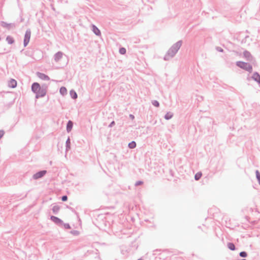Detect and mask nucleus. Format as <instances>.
Segmentation results:
<instances>
[{
    "mask_svg": "<svg viewBox=\"0 0 260 260\" xmlns=\"http://www.w3.org/2000/svg\"><path fill=\"white\" fill-rule=\"evenodd\" d=\"M47 85L46 84H43L41 86L40 89L37 91L36 94V98L39 99L40 98L44 97L47 93Z\"/></svg>",
    "mask_w": 260,
    "mask_h": 260,
    "instance_id": "f257e3e1",
    "label": "nucleus"
},
{
    "mask_svg": "<svg viewBox=\"0 0 260 260\" xmlns=\"http://www.w3.org/2000/svg\"><path fill=\"white\" fill-rule=\"evenodd\" d=\"M236 64L239 67H240L244 70H245L246 71H247L250 73L252 72V67L250 64H249L248 63L242 62V61H238V62H237Z\"/></svg>",
    "mask_w": 260,
    "mask_h": 260,
    "instance_id": "f03ea898",
    "label": "nucleus"
},
{
    "mask_svg": "<svg viewBox=\"0 0 260 260\" xmlns=\"http://www.w3.org/2000/svg\"><path fill=\"white\" fill-rule=\"evenodd\" d=\"M178 48L177 46L172 47L168 51L167 54L165 57V60H168L170 57L173 56L177 52Z\"/></svg>",
    "mask_w": 260,
    "mask_h": 260,
    "instance_id": "7ed1b4c3",
    "label": "nucleus"
},
{
    "mask_svg": "<svg viewBox=\"0 0 260 260\" xmlns=\"http://www.w3.org/2000/svg\"><path fill=\"white\" fill-rule=\"evenodd\" d=\"M30 36L31 30L30 29H27L25 31L23 40V45L24 47H26L28 45L30 38Z\"/></svg>",
    "mask_w": 260,
    "mask_h": 260,
    "instance_id": "20e7f679",
    "label": "nucleus"
},
{
    "mask_svg": "<svg viewBox=\"0 0 260 260\" xmlns=\"http://www.w3.org/2000/svg\"><path fill=\"white\" fill-rule=\"evenodd\" d=\"M46 173L47 171L46 170L40 171L34 174L32 176V178L35 180L40 179L42 178Z\"/></svg>",
    "mask_w": 260,
    "mask_h": 260,
    "instance_id": "39448f33",
    "label": "nucleus"
},
{
    "mask_svg": "<svg viewBox=\"0 0 260 260\" xmlns=\"http://www.w3.org/2000/svg\"><path fill=\"white\" fill-rule=\"evenodd\" d=\"M1 24L2 27L6 28L9 30L16 27V24L14 23H8L4 21H2Z\"/></svg>",
    "mask_w": 260,
    "mask_h": 260,
    "instance_id": "423d86ee",
    "label": "nucleus"
},
{
    "mask_svg": "<svg viewBox=\"0 0 260 260\" xmlns=\"http://www.w3.org/2000/svg\"><path fill=\"white\" fill-rule=\"evenodd\" d=\"M51 220L54 222L58 226H61L63 224V221L61 219L54 216H51Z\"/></svg>",
    "mask_w": 260,
    "mask_h": 260,
    "instance_id": "0eeeda50",
    "label": "nucleus"
},
{
    "mask_svg": "<svg viewBox=\"0 0 260 260\" xmlns=\"http://www.w3.org/2000/svg\"><path fill=\"white\" fill-rule=\"evenodd\" d=\"M41 87V86H40L39 83L38 82H34L31 85V91L36 94L37 91L40 89Z\"/></svg>",
    "mask_w": 260,
    "mask_h": 260,
    "instance_id": "6e6552de",
    "label": "nucleus"
},
{
    "mask_svg": "<svg viewBox=\"0 0 260 260\" xmlns=\"http://www.w3.org/2000/svg\"><path fill=\"white\" fill-rule=\"evenodd\" d=\"M63 55V53L61 51H58L54 55V60L56 62H58L60 59L62 58Z\"/></svg>",
    "mask_w": 260,
    "mask_h": 260,
    "instance_id": "1a4fd4ad",
    "label": "nucleus"
},
{
    "mask_svg": "<svg viewBox=\"0 0 260 260\" xmlns=\"http://www.w3.org/2000/svg\"><path fill=\"white\" fill-rule=\"evenodd\" d=\"M37 75L39 78H40L41 79H42L43 80L48 81V80H49V79H50V78L49 77V76L45 75V74L38 72L37 73Z\"/></svg>",
    "mask_w": 260,
    "mask_h": 260,
    "instance_id": "9d476101",
    "label": "nucleus"
},
{
    "mask_svg": "<svg viewBox=\"0 0 260 260\" xmlns=\"http://www.w3.org/2000/svg\"><path fill=\"white\" fill-rule=\"evenodd\" d=\"M17 86V81L13 79H11L9 82H8V86L11 88H15Z\"/></svg>",
    "mask_w": 260,
    "mask_h": 260,
    "instance_id": "9b49d317",
    "label": "nucleus"
},
{
    "mask_svg": "<svg viewBox=\"0 0 260 260\" xmlns=\"http://www.w3.org/2000/svg\"><path fill=\"white\" fill-rule=\"evenodd\" d=\"M73 126V122L71 120H69L67 124L66 129L68 133H70Z\"/></svg>",
    "mask_w": 260,
    "mask_h": 260,
    "instance_id": "f8f14e48",
    "label": "nucleus"
},
{
    "mask_svg": "<svg viewBox=\"0 0 260 260\" xmlns=\"http://www.w3.org/2000/svg\"><path fill=\"white\" fill-rule=\"evenodd\" d=\"M91 27L92 29V31L95 35L98 36L101 35V31L95 25L92 24Z\"/></svg>",
    "mask_w": 260,
    "mask_h": 260,
    "instance_id": "ddd939ff",
    "label": "nucleus"
},
{
    "mask_svg": "<svg viewBox=\"0 0 260 260\" xmlns=\"http://www.w3.org/2000/svg\"><path fill=\"white\" fill-rule=\"evenodd\" d=\"M252 78L255 81L260 83V75L257 73L253 74Z\"/></svg>",
    "mask_w": 260,
    "mask_h": 260,
    "instance_id": "4468645a",
    "label": "nucleus"
},
{
    "mask_svg": "<svg viewBox=\"0 0 260 260\" xmlns=\"http://www.w3.org/2000/svg\"><path fill=\"white\" fill-rule=\"evenodd\" d=\"M66 151L69 150L71 148V142L70 137H68V139L66 141Z\"/></svg>",
    "mask_w": 260,
    "mask_h": 260,
    "instance_id": "2eb2a0df",
    "label": "nucleus"
},
{
    "mask_svg": "<svg viewBox=\"0 0 260 260\" xmlns=\"http://www.w3.org/2000/svg\"><path fill=\"white\" fill-rule=\"evenodd\" d=\"M70 94L71 98L74 100L76 99L78 97L77 93L76 92V91L75 90H74L73 89L70 90Z\"/></svg>",
    "mask_w": 260,
    "mask_h": 260,
    "instance_id": "dca6fc26",
    "label": "nucleus"
},
{
    "mask_svg": "<svg viewBox=\"0 0 260 260\" xmlns=\"http://www.w3.org/2000/svg\"><path fill=\"white\" fill-rule=\"evenodd\" d=\"M6 41L9 44H12L14 43L15 41L13 37L10 36H8L6 38Z\"/></svg>",
    "mask_w": 260,
    "mask_h": 260,
    "instance_id": "f3484780",
    "label": "nucleus"
},
{
    "mask_svg": "<svg viewBox=\"0 0 260 260\" xmlns=\"http://www.w3.org/2000/svg\"><path fill=\"white\" fill-rule=\"evenodd\" d=\"M59 209H60L59 206H58L57 205H55L52 207V210L53 213L54 214H57L58 213V212H59Z\"/></svg>",
    "mask_w": 260,
    "mask_h": 260,
    "instance_id": "a211bd4d",
    "label": "nucleus"
},
{
    "mask_svg": "<svg viewBox=\"0 0 260 260\" xmlns=\"http://www.w3.org/2000/svg\"><path fill=\"white\" fill-rule=\"evenodd\" d=\"M59 92L61 95H64L66 94L67 93V88L64 86H62L60 87V88L59 89Z\"/></svg>",
    "mask_w": 260,
    "mask_h": 260,
    "instance_id": "6ab92c4d",
    "label": "nucleus"
},
{
    "mask_svg": "<svg viewBox=\"0 0 260 260\" xmlns=\"http://www.w3.org/2000/svg\"><path fill=\"white\" fill-rule=\"evenodd\" d=\"M128 146L130 148H134L136 146V143L135 142L133 141L128 144Z\"/></svg>",
    "mask_w": 260,
    "mask_h": 260,
    "instance_id": "aec40b11",
    "label": "nucleus"
},
{
    "mask_svg": "<svg viewBox=\"0 0 260 260\" xmlns=\"http://www.w3.org/2000/svg\"><path fill=\"white\" fill-rule=\"evenodd\" d=\"M173 116V114L171 113H167L165 115V118L167 120L171 119Z\"/></svg>",
    "mask_w": 260,
    "mask_h": 260,
    "instance_id": "412c9836",
    "label": "nucleus"
},
{
    "mask_svg": "<svg viewBox=\"0 0 260 260\" xmlns=\"http://www.w3.org/2000/svg\"><path fill=\"white\" fill-rule=\"evenodd\" d=\"M71 234L74 236H78L79 234V232L77 230H73L69 232Z\"/></svg>",
    "mask_w": 260,
    "mask_h": 260,
    "instance_id": "4be33fe9",
    "label": "nucleus"
},
{
    "mask_svg": "<svg viewBox=\"0 0 260 260\" xmlns=\"http://www.w3.org/2000/svg\"><path fill=\"white\" fill-rule=\"evenodd\" d=\"M201 176L202 173L201 172H198L194 176L195 179L198 180L201 177Z\"/></svg>",
    "mask_w": 260,
    "mask_h": 260,
    "instance_id": "5701e85b",
    "label": "nucleus"
},
{
    "mask_svg": "<svg viewBox=\"0 0 260 260\" xmlns=\"http://www.w3.org/2000/svg\"><path fill=\"white\" fill-rule=\"evenodd\" d=\"M244 55L245 57L248 59L250 58L251 57L250 53L247 51L244 52Z\"/></svg>",
    "mask_w": 260,
    "mask_h": 260,
    "instance_id": "b1692460",
    "label": "nucleus"
},
{
    "mask_svg": "<svg viewBox=\"0 0 260 260\" xmlns=\"http://www.w3.org/2000/svg\"><path fill=\"white\" fill-rule=\"evenodd\" d=\"M119 52L121 54H124L126 53V49L124 48H121L119 49Z\"/></svg>",
    "mask_w": 260,
    "mask_h": 260,
    "instance_id": "393cba45",
    "label": "nucleus"
},
{
    "mask_svg": "<svg viewBox=\"0 0 260 260\" xmlns=\"http://www.w3.org/2000/svg\"><path fill=\"white\" fill-rule=\"evenodd\" d=\"M67 200H68V197H67V196L64 195V196H62V197H61V200H62L63 202L67 201Z\"/></svg>",
    "mask_w": 260,
    "mask_h": 260,
    "instance_id": "a878e982",
    "label": "nucleus"
},
{
    "mask_svg": "<svg viewBox=\"0 0 260 260\" xmlns=\"http://www.w3.org/2000/svg\"><path fill=\"white\" fill-rule=\"evenodd\" d=\"M153 105L155 106V107H158L159 106V103L157 101H154L153 102Z\"/></svg>",
    "mask_w": 260,
    "mask_h": 260,
    "instance_id": "bb28decb",
    "label": "nucleus"
},
{
    "mask_svg": "<svg viewBox=\"0 0 260 260\" xmlns=\"http://www.w3.org/2000/svg\"><path fill=\"white\" fill-rule=\"evenodd\" d=\"M5 134V132L3 130H0V139L3 137Z\"/></svg>",
    "mask_w": 260,
    "mask_h": 260,
    "instance_id": "cd10ccee",
    "label": "nucleus"
},
{
    "mask_svg": "<svg viewBox=\"0 0 260 260\" xmlns=\"http://www.w3.org/2000/svg\"><path fill=\"white\" fill-rule=\"evenodd\" d=\"M77 219L78 221V226H81V221L80 219L78 217H77ZM76 226L77 227L78 225H77Z\"/></svg>",
    "mask_w": 260,
    "mask_h": 260,
    "instance_id": "c85d7f7f",
    "label": "nucleus"
},
{
    "mask_svg": "<svg viewBox=\"0 0 260 260\" xmlns=\"http://www.w3.org/2000/svg\"><path fill=\"white\" fill-rule=\"evenodd\" d=\"M142 184H143V182L142 181H137V182H136L135 185L136 186H138V185H141Z\"/></svg>",
    "mask_w": 260,
    "mask_h": 260,
    "instance_id": "c756f323",
    "label": "nucleus"
},
{
    "mask_svg": "<svg viewBox=\"0 0 260 260\" xmlns=\"http://www.w3.org/2000/svg\"><path fill=\"white\" fill-rule=\"evenodd\" d=\"M64 228H71L69 223H66L64 224Z\"/></svg>",
    "mask_w": 260,
    "mask_h": 260,
    "instance_id": "7c9ffc66",
    "label": "nucleus"
},
{
    "mask_svg": "<svg viewBox=\"0 0 260 260\" xmlns=\"http://www.w3.org/2000/svg\"><path fill=\"white\" fill-rule=\"evenodd\" d=\"M114 125V120H113L111 123H110L109 126V127H112Z\"/></svg>",
    "mask_w": 260,
    "mask_h": 260,
    "instance_id": "2f4dec72",
    "label": "nucleus"
},
{
    "mask_svg": "<svg viewBox=\"0 0 260 260\" xmlns=\"http://www.w3.org/2000/svg\"><path fill=\"white\" fill-rule=\"evenodd\" d=\"M51 7L53 11H55V9L52 5H51Z\"/></svg>",
    "mask_w": 260,
    "mask_h": 260,
    "instance_id": "473e14b6",
    "label": "nucleus"
},
{
    "mask_svg": "<svg viewBox=\"0 0 260 260\" xmlns=\"http://www.w3.org/2000/svg\"><path fill=\"white\" fill-rule=\"evenodd\" d=\"M131 117L132 119H134V116L133 115H131Z\"/></svg>",
    "mask_w": 260,
    "mask_h": 260,
    "instance_id": "72a5a7b5",
    "label": "nucleus"
}]
</instances>
